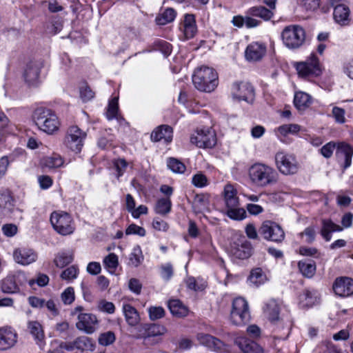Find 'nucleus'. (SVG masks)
<instances>
[{"mask_svg": "<svg viewBox=\"0 0 353 353\" xmlns=\"http://www.w3.org/2000/svg\"><path fill=\"white\" fill-rule=\"evenodd\" d=\"M61 299L65 305H70L75 299L74 290L72 287H68L61 294Z\"/></svg>", "mask_w": 353, "mask_h": 353, "instance_id": "53", "label": "nucleus"}, {"mask_svg": "<svg viewBox=\"0 0 353 353\" xmlns=\"http://www.w3.org/2000/svg\"><path fill=\"white\" fill-rule=\"evenodd\" d=\"M230 94L234 100L252 102L254 91L250 83L246 81H235L230 87Z\"/></svg>", "mask_w": 353, "mask_h": 353, "instance_id": "13", "label": "nucleus"}, {"mask_svg": "<svg viewBox=\"0 0 353 353\" xmlns=\"http://www.w3.org/2000/svg\"><path fill=\"white\" fill-rule=\"evenodd\" d=\"M34 119L39 129L48 134H52L59 128L57 116L49 109L39 108L34 112Z\"/></svg>", "mask_w": 353, "mask_h": 353, "instance_id": "5", "label": "nucleus"}, {"mask_svg": "<svg viewBox=\"0 0 353 353\" xmlns=\"http://www.w3.org/2000/svg\"><path fill=\"white\" fill-rule=\"evenodd\" d=\"M248 301L243 297H236L232 301L230 321L236 325H243L250 320Z\"/></svg>", "mask_w": 353, "mask_h": 353, "instance_id": "8", "label": "nucleus"}, {"mask_svg": "<svg viewBox=\"0 0 353 353\" xmlns=\"http://www.w3.org/2000/svg\"><path fill=\"white\" fill-rule=\"evenodd\" d=\"M17 332L10 327H0V351L8 350L17 342Z\"/></svg>", "mask_w": 353, "mask_h": 353, "instance_id": "18", "label": "nucleus"}, {"mask_svg": "<svg viewBox=\"0 0 353 353\" xmlns=\"http://www.w3.org/2000/svg\"><path fill=\"white\" fill-rule=\"evenodd\" d=\"M281 36L284 46L290 50L299 49L305 41V30L299 25L285 27Z\"/></svg>", "mask_w": 353, "mask_h": 353, "instance_id": "6", "label": "nucleus"}, {"mask_svg": "<svg viewBox=\"0 0 353 353\" xmlns=\"http://www.w3.org/2000/svg\"><path fill=\"white\" fill-rule=\"evenodd\" d=\"M192 184L196 188H203L208 185V179L201 172H198L192 176Z\"/></svg>", "mask_w": 353, "mask_h": 353, "instance_id": "59", "label": "nucleus"}, {"mask_svg": "<svg viewBox=\"0 0 353 353\" xmlns=\"http://www.w3.org/2000/svg\"><path fill=\"white\" fill-rule=\"evenodd\" d=\"M103 264L109 271H114L119 264L118 256L114 253L109 254L104 258Z\"/></svg>", "mask_w": 353, "mask_h": 353, "instance_id": "47", "label": "nucleus"}, {"mask_svg": "<svg viewBox=\"0 0 353 353\" xmlns=\"http://www.w3.org/2000/svg\"><path fill=\"white\" fill-rule=\"evenodd\" d=\"M167 164L169 169L173 172L183 173L185 170V165L176 159L170 158L168 160Z\"/></svg>", "mask_w": 353, "mask_h": 353, "instance_id": "48", "label": "nucleus"}, {"mask_svg": "<svg viewBox=\"0 0 353 353\" xmlns=\"http://www.w3.org/2000/svg\"><path fill=\"white\" fill-rule=\"evenodd\" d=\"M196 339L199 344L210 350L216 352H222L225 350V345L223 341L208 334L199 333L196 336Z\"/></svg>", "mask_w": 353, "mask_h": 353, "instance_id": "19", "label": "nucleus"}, {"mask_svg": "<svg viewBox=\"0 0 353 353\" xmlns=\"http://www.w3.org/2000/svg\"><path fill=\"white\" fill-rule=\"evenodd\" d=\"M168 307L170 312L177 317H183L188 314V307L178 299L169 301Z\"/></svg>", "mask_w": 353, "mask_h": 353, "instance_id": "31", "label": "nucleus"}, {"mask_svg": "<svg viewBox=\"0 0 353 353\" xmlns=\"http://www.w3.org/2000/svg\"><path fill=\"white\" fill-rule=\"evenodd\" d=\"M176 12L172 8H167L159 17L157 18V21L159 25H165L174 20Z\"/></svg>", "mask_w": 353, "mask_h": 353, "instance_id": "45", "label": "nucleus"}, {"mask_svg": "<svg viewBox=\"0 0 353 353\" xmlns=\"http://www.w3.org/2000/svg\"><path fill=\"white\" fill-rule=\"evenodd\" d=\"M50 223L54 230L63 236L72 234L75 230L73 219L66 212H53L50 215Z\"/></svg>", "mask_w": 353, "mask_h": 353, "instance_id": "7", "label": "nucleus"}, {"mask_svg": "<svg viewBox=\"0 0 353 353\" xmlns=\"http://www.w3.org/2000/svg\"><path fill=\"white\" fill-rule=\"evenodd\" d=\"M223 194L227 208L239 206L236 190L232 184L228 183L225 185L224 187Z\"/></svg>", "mask_w": 353, "mask_h": 353, "instance_id": "30", "label": "nucleus"}, {"mask_svg": "<svg viewBox=\"0 0 353 353\" xmlns=\"http://www.w3.org/2000/svg\"><path fill=\"white\" fill-rule=\"evenodd\" d=\"M74 345L77 350L81 351L84 350H92L94 347V345L92 340L85 336H79L74 341Z\"/></svg>", "mask_w": 353, "mask_h": 353, "instance_id": "41", "label": "nucleus"}, {"mask_svg": "<svg viewBox=\"0 0 353 353\" xmlns=\"http://www.w3.org/2000/svg\"><path fill=\"white\" fill-rule=\"evenodd\" d=\"M332 114L336 123L343 124L345 122V111L344 109L334 106L332 108Z\"/></svg>", "mask_w": 353, "mask_h": 353, "instance_id": "57", "label": "nucleus"}, {"mask_svg": "<svg viewBox=\"0 0 353 353\" xmlns=\"http://www.w3.org/2000/svg\"><path fill=\"white\" fill-rule=\"evenodd\" d=\"M13 258L16 263L28 265L37 261V254L31 248H19L14 250Z\"/></svg>", "mask_w": 353, "mask_h": 353, "instance_id": "20", "label": "nucleus"}, {"mask_svg": "<svg viewBox=\"0 0 353 353\" xmlns=\"http://www.w3.org/2000/svg\"><path fill=\"white\" fill-rule=\"evenodd\" d=\"M333 290L339 296H348L353 294V280L348 277L337 278L334 283Z\"/></svg>", "mask_w": 353, "mask_h": 353, "instance_id": "22", "label": "nucleus"}, {"mask_svg": "<svg viewBox=\"0 0 353 353\" xmlns=\"http://www.w3.org/2000/svg\"><path fill=\"white\" fill-rule=\"evenodd\" d=\"M336 150V155L343 157L344 163L343 165V170L348 168L352 163V158L353 156V148L348 143L345 142L330 141L324 145L321 149L320 152L322 156L326 159H330Z\"/></svg>", "mask_w": 353, "mask_h": 353, "instance_id": "4", "label": "nucleus"}, {"mask_svg": "<svg viewBox=\"0 0 353 353\" xmlns=\"http://www.w3.org/2000/svg\"><path fill=\"white\" fill-rule=\"evenodd\" d=\"M317 292L315 290H305L300 296V304L303 307H312L317 301Z\"/></svg>", "mask_w": 353, "mask_h": 353, "instance_id": "32", "label": "nucleus"}, {"mask_svg": "<svg viewBox=\"0 0 353 353\" xmlns=\"http://www.w3.org/2000/svg\"><path fill=\"white\" fill-rule=\"evenodd\" d=\"M227 214L232 219L242 220L245 217L246 212L243 208L236 206L234 208H228Z\"/></svg>", "mask_w": 353, "mask_h": 353, "instance_id": "49", "label": "nucleus"}, {"mask_svg": "<svg viewBox=\"0 0 353 353\" xmlns=\"http://www.w3.org/2000/svg\"><path fill=\"white\" fill-rule=\"evenodd\" d=\"M114 165L117 172V177L119 178L121 176L123 175V174L125 171L126 168L128 166V163L125 159H118L114 161Z\"/></svg>", "mask_w": 353, "mask_h": 353, "instance_id": "62", "label": "nucleus"}, {"mask_svg": "<svg viewBox=\"0 0 353 353\" xmlns=\"http://www.w3.org/2000/svg\"><path fill=\"white\" fill-rule=\"evenodd\" d=\"M266 52V47L263 43L253 42L245 49V56L247 60L256 61L262 59Z\"/></svg>", "mask_w": 353, "mask_h": 353, "instance_id": "23", "label": "nucleus"}, {"mask_svg": "<svg viewBox=\"0 0 353 353\" xmlns=\"http://www.w3.org/2000/svg\"><path fill=\"white\" fill-rule=\"evenodd\" d=\"M87 133L77 125L70 126L63 139V145L74 153H79L84 145Z\"/></svg>", "mask_w": 353, "mask_h": 353, "instance_id": "9", "label": "nucleus"}, {"mask_svg": "<svg viewBox=\"0 0 353 353\" xmlns=\"http://www.w3.org/2000/svg\"><path fill=\"white\" fill-rule=\"evenodd\" d=\"M64 163L62 157L57 154H54L52 156L47 157L43 159V165L50 168H57L63 165Z\"/></svg>", "mask_w": 353, "mask_h": 353, "instance_id": "36", "label": "nucleus"}, {"mask_svg": "<svg viewBox=\"0 0 353 353\" xmlns=\"http://www.w3.org/2000/svg\"><path fill=\"white\" fill-rule=\"evenodd\" d=\"M79 274V270L75 265H71L61 274V277L63 280L72 281L75 279Z\"/></svg>", "mask_w": 353, "mask_h": 353, "instance_id": "52", "label": "nucleus"}, {"mask_svg": "<svg viewBox=\"0 0 353 353\" xmlns=\"http://www.w3.org/2000/svg\"><path fill=\"white\" fill-rule=\"evenodd\" d=\"M248 176L252 183L256 187L265 188L276 184L279 173L272 166L263 163H255L248 169Z\"/></svg>", "mask_w": 353, "mask_h": 353, "instance_id": "1", "label": "nucleus"}, {"mask_svg": "<svg viewBox=\"0 0 353 353\" xmlns=\"http://www.w3.org/2000/svg\"><path fill=\"white\" fill-rule=\"evenodd\" d=\"M180 29L183 32L185 39L193 38L197 31L194 15L186 14Z\"/></svg>", "mask_w": 353, "mask_h": 353, "instance_id": "25", "label": "nucleus"}, {"mask_svg": "<svg viewBox=\"0 0 353 353\" xmlns=\"http://www.w3.org/2000/svg\"><path fill=\"white\" fill-rule=\"evenodd\" d=\"M80 95L84 101L91 100L94 97V92L88 86H83L81 88Z\"/></svg>", "mask_w": 353, "mask_h": 353, "instance_id": "64", "label": "nucleus"}, {"mask_svg": "<svg viewBox=\"0 0 353 353\" xmlns=\"http://www.w3.org/2000/svg\"><path fill=\"white\" fill-rule=\"evenodd\" d=\"M119 110L118 106V97H114L110 102L108 106L106 112V117L108 120H112L117 118Z\"/></svg>", "mask_w": 353, "mask_h": 353, "instance_id": "46", "label": "nucleus"}, {"mask_svg": "<svg viewBox=\"0 0 353 353\" xmlns=\"http://www.w3.org/2000/svg\"><path fill=\"white\" fill-rule=\"evenodd\" d=\"M275 163L279 172L285 175L296 174L299 163L294 155L279 152L275 155Z\"/></svg>", "mask_w": 353, "mask_h": 353, "instance_id": "11", "label": "nucleus"}, {"mask_svg": "<svg viewBox=\"0 0 353 353\" xmlns=\"http://www.w3.org/2000/svg\"><path fill=\"white\" fill-rule=\"evenodd\" d=\"M299 253L303 256H314L315 258L321 257V254L315 248L301 247Z\"/></svg>", "mask_w": 353, "mask_h": 353, "instance_id": "63", "label": "nucleus"}, {"mask_svg": "<svg viewBox=\"0 0 353 353\" xmlns=\"http://www.w3.org/2000/svg\"><path fill=\"white\" fill-rule=\"evenodd\" d=\"M266 279V275L259 268L253 269L251 271L250 275L249 276V281L250 283L256 287L263 284Z\"/></svg>", "mask_w": 353, "mask_h": 353, "instance_id": "35", "label": "nucleus"}, {"mask_svg": "<svg viewBox=\"0 0 353 353\" xmlns=\"http://www.w3.org/2000/svg\"><path fill=\"white\" fill-rule=\"evenodd\" d=\"M236 343L243 353H263L260 345L247 338H237Z\"/></svg>", "mask_w": 353, "mask_h": 353, "instance_id": "26", "label": "nucleus"}, {"mask_svg": "<svg viewBox=\"0 0 353 353\" xmlns=\"http://www.w3.org/2000/svg\"><path fill=\"white\" fill-rule=\"evenodd\" d=\"M316 227L310 225L307 227L303 232L299 233L301 237L305 236V241L307 243H312L316 239Z\"/></svg>", "mask_w": 353, "mask_h": 353, "instance_id": "51", "label": "nucleus"}, {"mask_svg": "<svg viewBox=\"0 0 353 353\" xmlns=\"http://www.w3.org/2000/svg\"><path fill=\"white\" fill-rule=\"evenodd\" d=\"M312 102V97L309 94L302 91L295 92L294 104L299 111H303L308 108Z\"/></svg>", "mask_w": 353, "mask_h": 353, "instance_id": "29", "label": "nucleus"}, {"mask_svg": "<svg viewBox=\"0 0 353 353\" xmlns=\"http://www.w3.org/2000/svg\"><path fill=\"white\" fill-rule=\"evenodd\" d=\"M252 248L250 242L243 239L234 242L231 248V254L239 259H245L252 254Z\"/></svg>", "mask_w": 353, "mask_h": 353, "instance_id": "21", "label": "nucleus"}, {"mask_svg": "<svg viewBox=\"0 0 353 353\" xmlns=\"http://www.w3.org/2000/svg\"><path fill=\"white\" fill-rule=\"evenodd\" d=\"M172 208V202L169 198L159 199L155 206V211L157 213L165 215L168 214Z\"/></svg>", "mask_w": 353, "mask_h": 353, "instance_id": "40", "label": "nucleus"}, {"mask_svg": "<svg viewBox=\"0 0 353 353\" xmlns=\"http://www.w3.org/2000/svg\"><path fill=\"white\" fill-rule=\"evenodd\" d=\"M165 328L163 326L152 324L146 331V337H152L162 335L165 333Z\"/></svg>", "mask_w": 353, "mask_h": 353, "instance_id": "56", "label": "nucleus"}, {"mask_svg": "<svg viewBox=\"0 0 353 353\" xmlns=\"http://www.w3.org/2000/svg\"><path fill=\"white\" fill-rule=\"evenodd\" d=\"M236 343L243 353H263L260 345L247 338H237Z\"/></svg>", "mask_w": 353, "mask_h": 353, "instance_id": "27", "label": "nucleus"}, {"mask_svg": "<svg viewBox=\"0 0 353 353\" xmlns=\"http://www.w3.org/2000/svg\"><path fill=\"white\" fill-rule=\"evenodd\" d=\"M321 230L334 232H341L343 230V228L340 225L333 223L330 219H323L322 220V228Z\"/></svg>", "mask_w": 353, "mask_h": 353, "instance_id": "54", "label": "nucleus"}, {"mask_svg": "<svg viewBox=\"0 0 353 353\" xmlns=\"http://www.w3.org/2000/svg\"><path fill=\"white\" fill-rule=\"evenodd\" d=\"M1 290L4 293L13 294L19 291L13 277L8 276L1 281Z\"/></svg>", "mask_w": 353, "mask_h": 353, "instance_id": "38", "label": "nucleus"}, {"mask_svg": "<svg viewBox=\"0 0 353 353\" xmlns=\"http://www.w3.org/2000/svg\"><path fill=\"white\" fill-rule=\"evenodd\" d=\"M15 160L16 155L13 153L4 155L0 158V180L6 174L9 165Z\"/></svg>", "mask_w": 353, "mask_h": 353, "instance_id": "39", "label": "nucleus"}, {"mask_svg": "<svg viewBox=\"0 0 353 353\" xmlns=\"http://www.w3.org/2000/svg\"><path fill=\"white\" fill-rule=\"evenodd\" d=\"M99 321L96 315L91 313H80L78 315L77 328L88 334L94 333L97 329Z\"/></svg>", "mask_w": 353, "mask_h": 353, "instance_id": "16", "label": "nucleus"}, {"mask_svg": "<svg viewBox=\"0 0 353 353\" xmlns=\"http://www.w3.org/2000/svg\"><path fill=\"white\" fill-rule=\"evenodd\" d=\"M341 0H329L330 4L334 7L333 17L334 21L342 26H347L350 22V10L348 6L339 3Z\"/></svg>", "mask_w": 353, "mask_h": 353, "instance_id": "15", "label": "nucleus"}, {"mask_svg": "<svg viewBox=\"0 0 353 353\" xmlns=\"http://www.w3.org/2000/svg\"><path fill=\"white\" fill-rule=\"evenodd\" d=\"M294 65L299 76L302 78L318 77L322 72L319 59L314 53L305 61L296 63Z\"/></svg>", "mask_w": 353, "mask_h": 353, "instance_id": "10", "label": "nucleus"}, {"mask_svg": "<svg viewBox=\"0 0 353 353\" xmlns=\"http://www.w3.org/2000/svg\"><path fill=\"white\" fill-rule=\"evenodd\" d=\"M190 142L201 148H212L216 143V133L208 128L198 130L191 135Z\"/></svg>", "mask_w": 353, "mask_h": 353, "instance_id": "12", "label": "nucleus"}, {"mask_svg": "<svg viewBox=\"0 0 353 353\" xmlns=\"http://www.w3.org/2000/svg\"><path fill=\"white\" fill-rule=\"evenodd\" d=\"M148 313L150 319L152 321H155L164 316L165 310L160 306H152L148 308Z\"/></svg>", "mask_w": 353, "mask_h": 353, "instance_id": "55", "label": "nucleus"}, {"mask_svg": "<svg viewBox=\"0 0 353 353\" xmlns=\"http://www.w3.org/2000/svg\"><path fill=\"white\" fill-rule=\"evenodd\" d=\"M298 267L301 273L305 277L311 278L315 273L316 265L314 263L307 261H299Z\"/></svg>", "mask_w": 353, "mask_h": 353, "instance_id": "42", "label": "nucleus"}, {"mask_svg": "<svg viewBox=\"0 0 353 353\" xmlns=\"http://www.w3.org/2000/svg\"><path fill=\"white\" fill-rule=\"evenodd\" d=\"M173 130L168 125H161L157 127L151 133L150 139L154 142L164 140L167 143L172 141Z\"/></svg>", "mask_w": 353, "mask_h": 353, "instance_id": "24", "label": "nucleus"}, {"mask_svg": "<svg viewBox=\"0 0 353 353\" xmlns=\"http://www.w3.org/2000/svg\"><path fill=\"white\" fill-rule=\"evenodd\" d=\"M279 306L277 302L271 299L265 305L263 312L266 317L273 323H276L274 329V339L279 340L286 339L290 334V326L284 327L283 323L279 319Z\"/></svg>", "mask_w": 353, "mask_h": 353, "instance_id": "3", "label": "nucleus"}, {"mask_svg": "<svg viewBox=\"0 0 353 353\" xmlns=\"http://www.w3.org/2000/svg\"><path fill=\"white\" fill-rule=\"evenodd\" d=\"M115 341V335L112 332H107L100 334L99 337V343L103 346H108L113 343Z\"/></svg>", "mask_w": 353, "mask_h": 353, "instance_id": "58", "label": "nucleus"}, {"mask_svg": "<svg viewBox=\"0 0 353 353\" xmlns=\"http://www.w3.org/2000/svg\"><path fill=\"white\" fill-rule=\"evenodd\" d=\"M301 126L296 123L284 124L277 128V131L283 136L289 134H296L301 130Z\"/></svg>", "mask_w": 353, "mask_h": 353, "instance_id": "44", "label": "nucleus"}, {"mask_svg": "<svg viewBox=\"0 0 353 353\" xmlns=\"http://www.w3.org/2000/svg\"><path fill=\"white\" fill-rule=\"evenodd\" d=\"M173 274V266L170 263H164L160 266V276L164 281L170 280Z\"/></svg>", "mask_w": 353, "mask_h": 353, "instance_id": "50", "label": "nucleus"}, {"mask_svg": "<svg viewBox=\"0 0 353 353\" xmlns=\"http://www.w3.org/2000/svg\"><path fill=\"white\" fill-rule=\"evenodd\" d=\"M192 82L198 90L211 92L219 84L218 74L212 68L202 66L194 71Z\"/></svg>", "mask_w": 353, "mask_h": 353, "instance_id": "2", "label": "nucleus"}, {"mask_svg": "<svg viewBox=\"0 0 353 353\" xmlns=\"http://www.w3.org/2000/svg\"><path fill=\"white\" fill-rule=\"evenodd\" d=\"M123 311L127 323L134 326L139 321V315L137 310L130 304H124L123 305Z\"/></svg>", "mask_w": 353, "mask_h": 353, "instance_id": "33", "label": "nucleus"}, {"mask_svg": "<svg viewBox=\"0 0 353 353\" xmlns=\"http://www.w3.org/2000/svg\"><path fill=\"white\" fill-rule=\"evenodd\" d=\"M73 261V256L70 252H61L58 253L54 263L57 267L62 268Z\"/></svg>", "mask_w": 353, "mask_h": 353, "instance_id": "37", "label": "nucleus"}, {"mask_svg": "<svg viewBox=\"0 0 353 353\" xmlns=\"http://www.w3.org/2000/svg\"><path fill=\"white\" fill-rule=\"evenodd\" d=\"M98 309L108 314H113L115 310V307L113 303L101 300L99 302Z\"/></svg>", "mask_w": 353, "mask_h": 353, "instance_id": "61", "label": "nucleus"}, {"mask_svg": "<svg viewBox=\"0 0 353 353\" xmlns=\"http://www.w3.org/2000/svg\"><path fill=\"white\" fill-rule=\"evenodd\" d=\"M41 68V63L38 61H30L26 65L23 76L30 86H36L39 83Z\"/></svg>", "mask_w": 353, "mask_h": 353, "instance_id": "17", "label": "nucleus"}, {"mask_svg": "<svg viewBox=\"0 0 353 353\" xmlns=\"http://www.w3.org/2000/svg\"><path fill=\"white\" fill-rule=\"evenodd\" d=\"M143 259L141 247L137 245L134 247L130 255L129 263L134 267H138L143 262Z\"/></svg>", "mask_w": 353, "mask_h": 353, "instance_id": "43", "label": "nucleus"}, {"mask_svg": "<svg viewBox=\"0 0 353 353\" xmlns=\"http://www.w3.org/2000/svg\"><path fill=\"white\" fill-rule=\"evenodd\" d=\"M127 235L137 234L139 236H144L146 234L145 230L136 224H130L125 230Z\"/></svg>", "mask_w": 353, "mask_h": 353, "instance_id": "60", "label": "nucleus"}, {"mask_svg": "<svg viewBox=\"0 0 353 353\" xmlns=\"http://www.w3.org/2000/svg\"><path fill=\"white\" fill-rule=\"evenodd\" d=\"M247 14L250 16L257 17L265 21L270 20L273 16L272 12L264 6H254L248 10Z\"/></svg>", "mask_w": 353, "mask_h": 353, "instance_id": "34", "label": "nucleus"}, {"mask_svg": "<svg viewBox=\"0 0 353 353\" xmlns=\"http://www.w3.org/2000/svg\"><path fill=\"white\" fill-rule=\"evenodd\" d=\"M28 327L36 343L43 348L45 345V335L41 325L37 321H30Z\"/></svg>", "mask_w": 353, "mask_h": 353, "instance_id": "28", "label": "nucleus"}, {"mask_svg": "<svg viewBox=\"0 0 353 353\" xmlns=\"http://www.w3.org/2000/svg\"><path fill=\"white\" fill-rule=\"evenodd\" d=\"M259 232L265 239L274 242H281L285 238V233L281 227L270 221H264Z\"/></svg>", "mask_w": 353, "mask_h": 353, "instance_id": "14", "label": "nucleus"}]
</instances>
